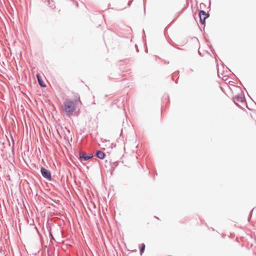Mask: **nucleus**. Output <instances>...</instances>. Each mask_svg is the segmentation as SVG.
Masks as SVG:
<instances>
[{
  "instance_id": "obj_19",
  "label": "nucleus",
  "mask_w": 256,
  "mask_h": 256,
  "mask_svg": "<svg viewBox=\"0 0 256 256\" xmlns=\"http://www.w3.org/2000/svg\"><path fill=\"white\" fill-rule=\"evenodd\" d=\"M170 45H172V46H174V42H172V43H170Z\"/></svg>"
},
{
  "instance_id": "obj_6",
  "label": "nucleus",
  "mask_w": 256,
  "mask_h": 256,
  "mask_svg": "<svg viewBox=\"0 0 256 256\" xmlns=\"http://www.w3.org/2000/svg\"><path fill=\"white\" fill-rule=\"evenodd\" d=\"M95 156L100 160H104L106 154L104 152L100 150H98L96 152Z\"/></svg>"
},
{
  "instance_id": "obj_14",
  "label": "nucleus",
  "mask_w": 256,
  "mask_h": 256,
  "mask_svg": "<svg viewBox=\"0 0 256 256\" xmlns=\"http://www.w3.org/2000/svg\"><path fill=\"white\" fill-rule=\"evenodd\" d=\"M198 16L199 18H202L203 16H205V14H200V10L198 12Z\"/></svg>"
},
{
  "instance_id": "obj_2",
  "label": "nucleus",
  "mask_w": 256,
  "mask_h": 256,
  "mask_svg": "<svg viewBox=\"0 0 256 256\" xmlns=\"http://www.w3.org/2000/svg\"><path fill=\"white\" fill-rule=\"evenodd\" d=\"M80 162L83 164H84V162H87L90 158H92L94 156V154L92 153H86L82 151H80L78 152V155L76 154Z\"/></svg>"
},
{
  "instance_id": "obj_28",
  "label": "nucleus",
  "mask_w": 256,
  "mask_h": 256,
  "mask_svg": "<svg viewBox=\"0 0 256 256\" xmlns=\"http://www.w3.org/2000/svg\"><path fill=\"white\" fill-rule=\"evenodd\" d=\"M105 162H106V163H107V162H108V160H106L105 161Z\"/></svg>"
},
{
  "instance_id": "obj_26",
  "label": "nucleus",
  "mask_w": 256,
  "mask_h": 256,
  "mask_svg": "<svg viewBox=\"0 0 256 256\" xmlns=\"http://www.w3.org/2000/svg\"><path fill=\"white\" fill-rule=\"evenodd\" d=\"M144 13L146 12V8H145V7L144 8Z\"/></svg>"
},
{
  "instance_id": "obj_22",
  "label": "nucleus",
  "mask_w": 256,
  "mask_h": 256,
  "mask_svg": "<svg viewBox=\"0 0 256 256\" xmlns=\"http://www.w3.org/2000/svg\"><path fill=\"white\" fill-rule=\"evenodd\" d=\"M143 32H144V36H142V37H143V38H144V37H146V34H145L144 30H143Z\"/></svg>"
},
{
  "instance_id": "obj_32",
  "label": "nucleus",
  "mask_w": 256,
  "mask_h": 256,
  "mask_svg": "<svg viewBox=\"0 0 256 256\" xmlns=\"http://www.w3.org/2000/svg\"><path fill=\"white\" fill-rule=\"evenodd\" d=\"M178 74L180 73V72L179 71H178Z\"/></svg>"
},
{
  "instance_id": "obj_1",
  "label": "nucleus",
  "mask_w": 256,
  "mask_h": 256,
  "mask_svg": "<svg viewBox=\"0 0 256 256\" xmlns=\"http://www.w3.org/2000/svg\"><path fill=\"white\" fill-rule=\"evenodd\" d=\"M77 100H80V98L78 95L74 102L70 99L66 98L64 102V110L68 116H72L78 104Z\"/></svg>"
},
{
  "instance_id": "obj_17",
  "label": "nucleus",
  "mask_w": 256,
  "mask_h": 256,
  "mask_svg": "<svg viewBox=\"0 0 256 256\" xmlns=\"http://www.w3.org/2000/svg\"><path fill=\"white\" fill-rule=\"evenodd\" d=\"M40 77H41L40 75L39 74H36V78H37V79H38V80H40Z\"/></svg>"
},
{
  "instance_id": "obj_29",
  "label": "nucleus",
  "mask_w": 256,
  "mask_h": 256,
  "mask_svg": "<svg viewBox=\"0 0 256 256\" xmlns=\"http://www.w3.org/2000/svg\"><path fill=\"white\" fill-rule=\"evenodd\" d=\"M250 218H248V221L250 220Z\"/></svg>"
},
{
  "instance_id": "obj_30",
  "label": "nucleus",
  "mask_w": 256,
  "mask_h": 256,
  "mask_svg": "<svg viewBox=\"0 0 256 256\" xmlns=\"http://www.w3.org/2000/svg\"><path fill=\"white\" fill-rule=\"evenodd\" d=\"M210 4H211V2H210ZM209 7H210V6H209Z\"/></svg>"
},
{
  "instance_id": "obj_24",
  "label": "nucleus",
  "mask_w": 256,
  "mask_h": 256,
  "mask_svg": "<svg viewBox=\"0 0 256 256\" xmlns=\"http://www.w3.org/2000/svg\"><path fill=\"white\" fill-rule=\"evenodd\" d=\"M202 4H203V5H204V6H205V4H204L203 2H202V3L200 4V6H201V5H202Z\"/></svg>"
},
{
  "instance_id": "obj_7",
  "label": "nucleus",
  "mask_w": 256,
  "mask_h": 256,
  "mask_svg": "<svg viewBox=\"0 0 256 256\" xmlns=\"http://www.w3.org/2000/svg\"><path fill=\"white\" fill-rule=\"evenodd\" d=\"M48 230V234L50 237V242H52V241H56L54 236L52 232L51 227L50 226H47Z\"/></svg>"
},
{
  "instance_id": "obj_9",
  "label": "nucleus",
  "mask_w": 256,
  "mask_h": 256,
  "mask_svg": "<svg viewBox=\"0 0 256 256\" xmlns=\"http://www.w3.org/2000/svg\"><path fill=\"white\" fill-rule=\"evenodd\" d=\"M145 248H146V246H145L144 244L142 243L140 244V256H142V254L144 252V250H145Z\"/></svg>"
},
{
  "instance_id": "obj_5",
  "label": "nucleus",
  "mask_w": 256,
  "mask_h": 256,
  "mask_svg": "<svg viewBox=\"0 0 256 256\" xmlns=\"http://www.w3.org/2000/svg\"><path fill=\"white\" fill-rule=\"evenodd\" d=\"M205 14V16H203L202 18H200V22L202 25H203L204 27L206 26V20L210 16V14L208 12H206L204 10H200V14Z\"/></svg>"
},
{
  "instance_id": "obj_10",
  "label": "nucleus",
  "mask_w": 256,
  "mask_h": 256,
  "mask_svg": "<svg viewBox=\"0 0 256 256\" xmlns=\"http://www.w3.org/2000/svg\"><path fill=\"white\" fill-rule=\"evenodd\" d=\"M38 82L41 88H46V84L44 83V82L42 80L41 77H40V80H38Z\"/></svg>"
},
{
  "instance_id": "obj_13",
  "label": "nucleus",
  "mask_w": 256,
  "mask_h": 256,
  "mask_svg": "<svg viewBox=\"0 0 256 256\" xmlns=\"http://www.w3.org/2000/svg\"><path fill=\"white\" fill-rule=\"evenodd\" d=\"M168 99V102H170V99H169V96L168 95H164L163 97H162V99H164L165 100H166V99ZM164 100H162V103L164 104Z\"/></svg>"
},
{
  "instance_id": "obj_11",
  "label": "nucleus",
  "mask_w": 256,
  "mask_h": 256,
  "mask_svg": "<svg viewBox=\"0 0 256 256\" xmlns=\"http://www.w3.org/2000/svg\"><path fill=\"white\" fill-rule=\"evenodd\" d=\"M110 165H112V166L115 167V168H116V167L118 165V162L116 161L114 162H110Z\"/></svg>"
},
{
  "instance_id": "obj_23",
  "label": "nucleus",
  "mask_w": 256,
  "mask_h": 256,
  "mask_svg": "<svg viewBox=\"0 0 256 256\" xmlns=\"http://www.w3.org/2000/svg\"><path fill=\"white\" fill-rule=\"evenodd\" d=\"M122 130H121V132H120V136H121L122 134Z\"/></svg>"
},
{
  "instance_id": "obj_4",
  "label": "nucleus",
  "mask_w": 256,
  "mask_h": 256,
  "mask_svg": "<svg viewBox=\"0 0 256 256\" xmlns=\"http://www.w3.org/2000/svg\"><path fill=\"white\" fill-rule=\"evenodd\" d=\"M232 100L235 104L240 108L242 106L238 104V102H246V99L244 96H241L240 94H237L232 98Z\"/></svg>"
},
{
  "instance_id": "obj_3",
  "label": "nucleus",
  "mask_w": 256,
  "mask_h": 256,
  "mask_svg": "<svg viewBox=\"0 0 256 256\" xmlns=\"http://www.w3.org/2000/svg\"><path fill=\"white\" fill-rule=\"evenodd\" d=\"M40 173L42 177L47 180L50 181L52 180V174L50 170L42 166L40 167Z\"/></svg>"
},
{
  "instance_id": "obj_25",
  "label": "nucleus",
  "mask_w": 256,
  "mask_h": 256,
  "mask_svg": "<svg viewBox=\"0 0 256 256\" xmlns=\"http://www.w3.org/2000/svg\"><path fill=\"white\" fill-rule=\"evenodd\" d=\"M12 152L13 154L14 153V148H12Z\"/></svg>"
},
{
  "instance_id": "obj_21",
  "label": "nucleus",
  "mask_w": 256,
  "mask_h": 256,
  "mask_svg": "<svg viewBox=\"0 0 256 256\" xmlns=\"http://www.w3.org/2000/svg\"><path fill=\"white\" fill-rule=\"evenodd\" d=\"M110 175L112 176L113 174V172L114 171H112V170H110Z\"/></svg>"
},
{
  "instance_id": "obj_16",
  "label": "nucleus",
  "mask_w": 256,
  "mask_h": 256,
  "mask_svg": "<svg viewBox=\"0 0 256 256\" xmlns=\"http://www.w3.org/2000/svg\"><path fill=\"white\" fill-rule=\"evenodd\" d=\"M132 1H133V0H130V1L128 2V6H131V4H132Z\"/></svg>"
},
{
  "instance_id": "obj_20",
  "label": "nucleus",
  "mask_w": 256,
  "mask_h": 256,
  "mask_svg": "<svg viewBox=\"0 0 256 256\" xmlns=\"http://www.w3.org/2000/svg\"><path fill=\"white\" fill-rule=\"evenodd\" d=\"M76 7H78V2H76Z\"/></svg>"
},
{
  "instance_id": "obj_18",
  "label": "nucleus",
  "mask_w": 256,
  "mask_h": 256,
  "mask_svg": "<svg viewBox=\"0 0 256 256\" xmlns=\"http://www.w3.org/2000/svg\"><path fill=\"white\" fill-rule=\"evenodd\" d=\"M42 2L44 3H46V2H48V0H41Z\"/></svg>"
},
{
  "instance_id": "obj_8",
  "label": "nucleus",
  "mask_w": 256,
  "mask_h": 256,
  "mask_svg": "<svg viewBox=\"0 0 256 256\" xmlns=\"http://www.w3.org/2000/svg\"><path fill=\"white\" fill-rule=\"evenodd\" d=\"M47 3V6H50L52 10H54L56 8L55 2L54 0H48Z\"/></svg>"
},
{
  "instance_id": "obj_15",
  "label": "nucleus",
  "mask_w": 256,
  "mask_h": 256,
  "mask_svg": "<svg viewBox=\"0 0 256 256\" xmlns=\"http://www.w3.org/2000/svg\"><path fill=\"white\" fill-rule=\"evenodd\" d=\"M116 168H115V167L112 166V165H110V170H112V171H114Z\"/></svg>"
},
{
  "instance_id": "obj_31",
  "label": "nucleus",
  "mask_w": 256,
  "mask_h": 256,
  "mask_svg": "<svg viewBox=\"0 0 256 256\" xmlns=\"http://www.w3.org/2000/svg\"><path fill=\"white\" fill-rule=\"evenodd\" d=\"M136 51L138 52V48H136Z\"/></svg>"
},
{
  "instance_id": "obj_27",
  "label": "nucleus",
  "mask_w": 256,
  "mask_h": 256,
  "mask_svg": "<svg viewBox=\"0 0 256 256\" xmlns=\"http://www.w3.org/2000/svg\"><path fill=\"white\" fill-rule=\"evenodd\" d=\"M146 52H148V49H147V48L146 50Z\"/></svg>"
},
{
  "instance_id": "obj_33",
  "label": "nucleus",
  "mask_w": 256,
  "mask_h": 256,
  "mask_svg": "<svg viewBox=\"0 0 256 256\" xmlns=\"http://www.w3.org/2000/svg\"><path fill=\"white\" fill-rule=\"evenodd\" d=\"M13 142H12V143H13V144H14V140H12Z\"/></svg>"
},
{
  "instance_id": "obj_12",
  "label": "nucleus",
  "mask_w": 256,
  "mask_h": 256,
  "mask_svg": "<svg viewBox=\"0 0 256 256\" xmlns=\"http://www.w3.org/2000/svg\"><path fill=\"white\" fill-rule=\"evenodd\" d=\"M210 50L212 51V54L214 55V56H216V54L215 52V50H214V48H213L212 46L211 45L210 46Z\"/></svg>"
}]
</instances>
